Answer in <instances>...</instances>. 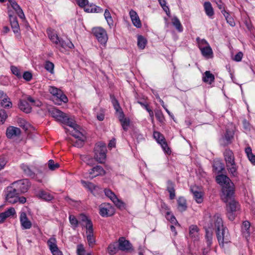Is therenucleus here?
<instances>
[{
  "mask_svg": "<svg viewBox=\"0 0 255 255\" xmlns=\"http://www.w3.org/2000/svg\"><path fill=\"white\" fill-rule=\"evenodd\" d=\"M212 221L214 222V227L216 229V233L219 244L223 247L224 244L230 242L228 230L224 226L223 219L220 214L218 213L215 214Z\"/></svg>",
  "mask_w": 255,
  "mask_h": 255,
  "instance_id": "nucleus-1",
  "label": "nucleus"
},
{
  "mask_svg": "<svg viewBox=\"0 0 255 255\" xmlns=\"http://www.w3.org/2000/svg\"><path fill=\"white\" fill-rule=\"evenodd\" d=\"M218 183L222 186L221 198L223 201H227L232 195L234 194V185L231 179L226 175L221 174L216 176Z\"/></svg>",
  "mask_w": 255,
  "mask_h": 255,
  "instance_id": "nucleus-2",
  "label": "nucleus"
},
{
  "mask_svg": "<svg viewBox=\"0 0 255 255\" xmlns=\"http://www.w3.org/2000/svg\"><path fill=\"white\" fill-rule=\"evenodd\" d=\"M106 144L103 142L97 143L94 148V158L100 163H103L106 158Z\"/></svg>",
  "mask_w": 255,
  "mask_h": 255,
  "instance_id": "nucleus-3",
  "label": "nucleus"
},
{
  "mask_svg": "<svg viewBox=\"0 0 255 255\" xmlns=\"http://www.w3.org/2000/svg\"><path fill=\"white\" fill-rule=\"evenodd\" d=\"M234 195H232L227 201H223L227 203L228 217L230 220L233 221L235 218V212L240 209V205L234 199Z\"/></svg>",
  "mask_w": 255,
  "mask_h": 255,
  "instance_id": "nucleus-4",
  "label": "nucleus"
},
{
  "mask_svg": "<svg viewBox=\"0 0 255 255\" xmlns=\"http://www.w3.org/2000/svg\"><path fill=\"white\" fill-rule=\"evenodd\" d=\"M4 194L7 202L11 204L18 202V195L19 194L12 184L10 186L7 187L4 191Z\"/></svg>",
  "mask_w": 255,
  "mask_h": 255,
  "instance_id": "nucleus-5",
  "label": "nucleus"
},
{
  "mask_svg": "<svg viewBox=\"0 0 255 255\" xmlns=\"http://www.w3.org/2000/svg\"><path fill=\"white\" fill-rule=\"evenodd\" d=\"M92 33L100 43H106L108 37L107 32L104 28L100 27H94L92 29Z\"/></svg>",
  "mask_w": 255,
  "mask_h": 255,
  "instance_id": "nucleus-6",
  "label": "nucleus"
},
{
  "mask_svg": "<svg viewBox=\"0 0 255 255\" xmlns=\"http://www.w3.org/2000/svg\"><path fill=\"white\" fill-rule=\"evenodd\" d=\"M99 208V214L103 217H110L115 213V209L110 203H103Z\"/></svg>",
  "mask_w": 255,
  "mask_h": 255,
  "instance_id": "nucleus-7",
  "label": "nucleus"
},
{
  "mask_svg": "<svg viewBox=\"0 0 255 255\" xmlns=\"http://www.w3.org/2000/svg\"><path fill=\"white\" fill-rule=\"evenodd\" d=\"M12 184L19 194L25 193L30 187L29 181L26 179L14 182Z\"/></svg>",
  "mask_w": 255,
  "mask_h": 255,
  "instance_id": "nucleus-8",
  "label": "nucleus"
},
{
  "mask_svg": "<svg viewBox=\"0 0 255 255\" xmlns=\"http://www.w3.org/2000/svg\"><path fill=\"white\" fill-rule=\"evenodd\" d=\"M9 18L11 28L15 35V37L17 39H20L21 37L20 33L19 32L20 28L16 17L9 14Z\"/></svg>",
  "mask_w": 255,
  "mask_h": 255,
  "instance_id": "nucleus-9",
  "label": "nucleus"
},
{
  "mask_svg": "<svg viewBox=\"0 0 255 255\" xmlns=\"http://www.w3.org/2000/svg\"><path fill=\"white\" fill-rule=\"evenodd\" d=\"M19 221L21 228L23 230H28L31 228L32 223L28 219L25 212H21L20 213Z\"/></svg>",
  "mask_w": 255,
  "mask_h": 255,
  "instance_id": "nucleus-10",
  "label": "nucleus"
},
{
  "mask_svg": "<svg viewBox=\"0 0 255 255\" xmlns=\"http://www.w3.org/2000/svg\"><path fill=\"white\" fill-rule=\"evenodd\" d=\"M104 192L105 195L109 198L116 206L121 208L123 206V203L117 198L115 194L111 190L105 189Z\"/></svg>",
  "mask_w": 255,
  "mask_h": 255,
  "instance_id": "nucleus-11",
  "label": "nucleus"
},
{
  "mask_svg": "<svg viewBox=\"0 0 255 255\" xmlns=\"http://www.w3.org/2000/svg\"><path fill=\"white\" fill-rule=\"evenodd\" d=\"M86 234L87 240L89 245L90 247H93L95 245L96 240L93 233V227L91 226V224L89 223L87 226Z\"/></svg>",
  "mask_w": 255,
  "mask_h": 255,
  "instance_id": "nucleus-12",
  "label": "nucleus"
},
{
  "mask_svg": "<svg viewBox=\"0 0 255 255\" xmlns=\"http://www.w3.org/2000/svg\"><path fill=\"white\" fill-rule=\"evenodd\" d=\"M105 173L106 172L102 166L97 165L91 169L87 177L92 179L97 176L105 175Z\"/></svg>",
  "mask_w": 255,
  "mask_h": 255,
  "instance_id": "nucleus-13",
  "label": "nucleus"
},
{
  "mask_svg": "<svg viewBox=\"0 0 255 255\" xmlns=\"http://www.w3.org/2000/svg\"><path fill=\"white\" fill-rule=\"evenodd\" d=\"M21 134V130L19 128L13 127H8L6 130V135L8 138H12L19 136Z\"/></svg>",
  "mask_w": 255,
  "mask_h": 255,
  "instance_id": "nucleus-14",
  "label": "nucleus"
},
{
  "mask_svg": "<svg viewBox=\"0 0 255 255\" xmlns=\"http://www.w3.org/2000/svg\"><path fill=\"white\" fill-rule=\"evenodd\" d=\"M214 226V222L212 221L210 223H207V224L205 226L206 229L205 237L208 246H210L212 244L213 235L212 230Z\"/></svg>",
  "mask_w": 255,
  "mask_h": 255,
  "instance_id": "nucleus-15",
  "label": "nucleus"
},
{
  "mask_svg": "<svg viewBox=\"0 0 255 255\" xmlns=\"http://www.w3.org/2000/svg\"><path fill=\"white\" fill-rule=\"evenodd\" d=\"M49 112L53 118L61 123L63 121L66 115L65 113L56 108H52L49 110Z\"/></svg>",
  "mask_w": 255,
  "mask_h": 255,
  "instance_id": "nucleus-16",
  "label": "nucleus"
},
{
  "mask_svg": "<svg viewBox=\"0 0 255 255\" xmlns=\"http://www.w3.org/2000/svg\"><path fill=\"white\" fill-rule=\"evenodd\" d=\"M47 33L49 38L53 43L56 45L59 44L61 39H60L55 30L49 28L47 29Z\"/></svg>",
  "mask_w": 255,
  "mask_h": 255,
  "instance_id": "nucleus-17",
  "label": "nucleus"
},
{
  "mask_svg": "<svg viewBox=\"0 0 255 255\" xmlns=\"http://www.w3.org/2000/svg\"><path fill=\"white\" fill-rule=\"evenodd\" d=\"M11 6L15 11L20 18L25 19V15L22 9L14 0H8Z\"/></svg>",
  "mask_w": 255,
  "mask_h": 255,
  "instance_id": "nucleus-18",
  "label": "nucleus"
},
{
  "mask_svg": "<svg viewBox=\"0 0 255 255\" xmlns=\"http://www.w3.org/2000/svg\"><path fill=\"white\" fill-rule=\"evenodd\" d=\"M131 248V245L129 242L126 240L124 238L122 237L119 239V249L123 251H128Z\"/></svg>",
  "mask_w": 255,
  "mask_h": 255,
  "instance_id": "nucleus-19",
  "label": "nucleus"
},
{
  "mask_svg": "<svg viewBox=\"0 0 255 255\" xmlns=\"http://www.w3.org/2000/svg\"><path fill=\"white\" fill-rule=\"evenodd\" d=\"M129 14L133 25L137 28L141 27V23L137 13L134 10L131 9L130 10Z\"/></svg>",
  "mask_w": 255,
  "mask_h": 255,
  "instance_id": "nucleus-20",
  "label": "nucleus"
},
{
  "mask_svg": "<svg viewBox=\"0 0 255 255\" xmlns=\"http://www.w3.org/2000/svg\"><path fill=\"white\" fill-rule=\"evenodd\" d=\"M227 169L232 177H237L238 175V166L235 162L226 164Z\"/></svg>",
  "mask_w": 255,
  "mask_h": 255,
  "instance_id": "nucleus-21",
  "label": "nucleus"
},
{
  "mask_svg": "<svg viewBox=\"0 0 255 255\" xmlns=\"http://www.w3.org/2000/svg\"><path fill=\"white\" fill-rule=\"evenodd\" d=\"M223 154L226 164L235 162L234 154L231 150L226 149L224 152Z\"/></svg>",
  "mask_w": 255,
  "mask_h": 255,
  "instance_id": "nucleus-22",
  "label": "nucleus"
},
{
  "mask_svg": "<svg viewBox=\"0 0 255 255\" xmlns=\"http://www.w3.org/2000/svg\"><path fill=\"white\" fill-rule=\"evenodd\" d=\"M190 237L194 241L199 238V229L196 225H191L189 227Z\"/></svg>",
  "mask_w": 255,
  "mask_h": 255,
  "instance_id": "nucleus-23",
  "label": "nucleus"
},
{
  "mask_svg": "<svg viewBox=\"0 0 255 255\" xmlns=\"http://www.w3.org/2000/svg\"><path fill=\"white\" fill-rule=\"evenodd\" d=\"M20 167L24 173L26 175L31 177H33L34 176L35 173L34 172V167L30 166L24 163L22 164Z\"/></svg>",
  "mask_w": 255,
  "mask_h": 255,
  "instance_id": "nucleus-24",
  "label": "nucleus"
},
{
  "mask_svg": "<svg viewBox=\"0 0 255 255\" xmlns=\"http://www.w3.org/2000/svg\"><path fill=\"white\" fill-rule=\"evenodd\" d=\"M251 224L248 221L243 222L242 226V232L244 236L246 238H248L250 236L251 233Z\"/></svg>",
  "mask_w": 255,
  "mask_h": 255,
  "instance_id": "nucleus-25",
  "label": "nucleus"
},
{
  "mask_svg": "<svg viewBox=\"0 0 255 255\" xmlns=\"http://www.w3.org/2000/svg\"><path fill=\"white\" fill-rule=\"evenodd\" d=\"M202 55L207 59L212 58L213 57V50L210 45L205 46L200 49Z\"/></svg>",
  "mask_w": 255,
  "mask_h": 255,
  "instance_id": "nucleus-26",
  "label": "nucleus"
},
{
  "mask_svg": "<svg viewBox=\"0 0 255 255\" xmlns=\"http://www.w3.org/2000/svg\"><path fill=\"white\" fill-rule=\"evenodd\" d=\"M53 96L54 97V101L56 104L60 105L61 104L62 102L66 103L68 102L67 97L63 94L62 91L61 93L59 95H54Z\"/></svg>",
  "mask_w": 255,
  "mask_h": 255,
  "instance_id": "nucleus-27",
  "label": "nucleus"
},
{
  "mask_svg": "<svg viewBox=\"0 0 255 255\" xmlns=\"http://www.w3.org/2000/svg\"><path fill=\"white\" fill-rule=\"evenodd\" d=\"M18 106L19 109L25 113H30L31 111V108L26 100H20Z\"/></svg>",
  "mask_w": 255,
  "mask_h": 255,
  "instance_id": "nucleus-28",
  "label": "nucleus"
},
{
  "mask_svg": "<svg viewBox=\"0 0 255 255\" xmlns=\"http://www.w3.org/2000/svg\"><path fill=\"white\" fill-rule=\"evenodd\" d=\"M187 208L186 200L182 197H179L177 200V209L180 212L185 211Z\"/></svg>",
  "mask_w": 255,
  "mask_h": 255,
  "instance_id": "nucleus-29",
  "label": "nucleus"
},
{
  "mask_svg": "<svg viewBox=\"0 0 255 255\" xmlns=\"http://www.w3.org/2000/svg\"><path fill=\"white\" fill-rule=\"evenodd\" d=\"M202 80L205 83L211 84L214 81L215 77L210 71H206L203 74Z\"/></svg>",
  "mask_w": 255,
  "mask_h": 255,
  "instance_id": "nucleus-30",
  "label": "nucleus"
},
{
  "mask_svg": "<svg viewBox=\"0 0 255 255\" xmlns=\"http://www.w3.org/2000/svg\"><path fill=\"white\" fill-rule=\"evenodd\" d=\"M167 190L169 193V197L171 200L174 199L175 197L174 184L170 180L167 182Z\"/></svg>",
  "mask_w": 255,
  "mask_h": 255,
  "instance_id": "nucleus-31",
  "label": "nucleus"
},
{
  "mask_svg": "<svg viewBox=\"0 0 255 255\" xmlns=\"http://www.w3.org/2000/svg\"><path fill=\"white\" fill-rule=\"evenodd\" d=\"M204 8L206 14L209 17H212L214 15V12L213 8L212 6L211 3L209 1H206L204 2Z\"/></svg>",
  "mask_w": 255,
  "mask_h": 255,
  "instance_id": "nucleus-32",
  "label": "nucleus"
},
{
  "mask_svg": "<svg viewBox=\"0 0 255 255\" xmlns=\"http://www.w3.org/2000/svg\"><path fill=\"white\" fill-rule=\"evenodd\" d=\"M119 120L124 130H128L129 125V121L128 119L125 118L123 112H122L121 115H120Z\"/></svg>",
  "mask_w": 255,
  "mask_h": 255,
  "instance_id": "nucleus-33",
  "label": "nucleus"
},
{
  "mask_svg": "<svg viewBox=\"0 0 255 255\" xmlns=\"http://www.w3.org/2000/svg\"><path fill=\"white\" fill-rule=\"evenodd\" d=\"M37 196L39 197V198L47 201H51L54 198L52 195L43 190L39 191Z\"/></svg>",
  "mask_w": 255,
  "mask_h": 255,
  "instance_id": "nucleus-34",
  "label": "nucleus"
},
{
  "mask_svg": "<svg viewBox=\"0 0 255 255\" xmlns=\"http://www.w3.org/2000/svg\"><path fill=\"white\" fill-rule=\"evenodd\" d=\"M79 129L80 127L78 126V127H75L70 131V134L76 139L85 137L83 133L79 130Z\"/></svg>",
  "mask_w": 255,
  "mask_h": 255,
  "instance_id": "nucleus-35",
  "label": "nucleus"
},
{
  "mask_svg": "<svg viewBox=\"0 0 255 255\" xmlns=\"http://www.w3.org/2000/svg\"><path fill=\"white\" fill-rule=\"evenodd\" d=\"M85 10L88 12L101 13L102 12L103 9L100 6L95 4H90V5H88Z\"/></svg>",
  "mask_w": 255,
  "mask_h": 255,
  "instance_id": "nucleus-36",
  "label": "nucleus"
},
{
  "mask_svg": "<svg viewBox=\"0 0 255 255\" xmlns=\"http://www.w3.org/2000/svg\"><path fill=\"white\" fill-rule=\"evenodd\" d=\"M191 191L192 192L194 198L198 203H201L203 202V194L201 192L195 190L194 188H191Z\"/></svg>",
  "mask_w": 255,
  "mask_h": 255,
  "instance_id": "nucleus-37",
  "label": "nucleus"
},
{
  "mask_svg": "<svg viewBox=\"0 0 255 255\" xmlns=\"http://www.w3.org/2000/svg\"><path fill=\"white\" fill-rule=\"evenodd\" d=\"M245 152L248 156L249 160L254 165H255V155L252 153V149L248 146L245 148Z\"/></svg>",
  "mask_w": 255,
  "mask_h": 255,
  "instance_id": "nucleus-38",
  "label": "nucleus"
},
{
  "mask_svg": "<svg viewBox=\"0 0 255 255\" xmlns=\"http://www.w3.org/2000/svg\"><path fill=\"white\" fill-rule=\"evenodd\" d=\"M61 123L69 126L72 128V129L75 127H78V126L75 123V122L73 120L68 118L67 115H66L63 121H62Z\"/></svg>",
  "mask_w": 255,
  "mask_h": 255,
  "instance_id": "nucleus-39",
  "label": "nucleus"
},
{
  "mask_svg": "<svg viewBox=\"0 0 255 255\" xmlns=\"http://www.w3.org/2000/svg\"><path fill=\"white\" fill-rule=\"evenodd\" d=\"M59 44L62 48L64 49H72L74 48L73 44L69 40H63L61 39Z\"/></svg>",
  "mask_w": 255,
  "mask_h": 255,
  "instance_id": "nucleus-40",
  "label": "nucleus"
},
{
  "mask_svg": "<svg viewBox=\"0 0 255 255\" xmlns=\"http://www.w3.org/2000/svg\"><path fill=\"white\" fill-rule=\"evenodd\" d=\"M222 14L225 16L227 23H228L230 26L232 27L235 26V21L234 19L232 18V17L230 16L229 12H227L226 10H224L222 11Z\"/></svg>",
  "mask_w": 255,
  "mask_h": 255,
  "instance_id": "nucleus-41",
  "label": "nucleus"
},
{
  "mask_svg": "<svg viewBox=\"0 0 255 255\" xmlns=\"http://www.w3.org/2000/svg\"><path fill=\"white\" fill-rule=\"evenodd\" d=\"M172 23L179 32H182L183 31L182 26L180 20L177 17H174L172 19Z\"/></svg>",
  "mask_w": 255,
  "mask_h": 255,
  "instance_id": "nucleus-42",
  "label": "nucleus"
},
{
  "mask_svg": "<svg viewBox=\"0 0 255 255\" xmlns=\"http://www.w3.org/2000/svg\"><path fill=\"white\" fill-rule=\"evenodd\" d=\"M1 106L5 108H10L12 107V103L10 99L5 94V97L1 102Z\"/></svg>",
  "mask_w": 255,
  "mask_h": 255,
  "instance_id": "nucleus-43",
  "label": "nucleus"
},
{
  "mask_svg": "<svg viewBox=\"0 0 255 255\" xmlns=\"http://www.w3.org/2000/svg\"><path fill=\"white\" fill-rule=\"evenodd\" d=\"M153 135L154 138L159 144L165 140L163 135L158 131H154Z\"/></svg>",
  "mask_w": 255,
  "mask_h": 255,
  "instance_id": "nucleus-44",
  "label": "nucleus"
},
{
  "mask_svg": "<svg viewBox=\"0 0 255 255\" xmlns=\"http://www.w3.org/2000/svg\"><path fill=\"white\" fill-rule=\"evenodd\" d=\"M104 16L110 27H111V26H113L114 22L112 17L111 16L110 11L107 9H106L105 11Z\"/></svg>",
  "mask_w": 255,
  "mask_h": 255,
  "instance_id": "nucleus-45",
  "label": "nucleus"
},
{
  "mask_svg": "<svg viewBox=\"0 0 255 255\" xmlns=\"http://www.w3.org/2000/svg\"><path fill=\"white\" fill-rule=\"evenodd\" d=\"M214 169L218 172H221L224 170V165L220 161H216L213 165Z\"/></svg>",
  "mask_w": 255,
  "mask_h": 255,
  "instance_id": "nucleus-46",
  "label": "nucleus"
},
{
  "mask_svg": "<svg viewBox=\"0 0 255 255\" xmlns=\"http://www.w3.org/2000/svg\"><path fill=\"white\" fill-rule=\"evenodd\" d=\"M146 40L142 36H138L137 38V45L141 49L145 48L146 44Z\"/></svg>",
  "mask_w": 255,
  "mask_h": 255,
  "instance_id": "nucleus-47",
  "label": "nucleus"
},
{
  "mask_svg": "<svg viewBox=\"0 0 255 255\" xmlns=\"http://www.w3.org/2000/svg\"><path fill=\"white\" fill-rule=\"evenodd\" d=\"M69 220L70 223L73 229H75L78 227L79 222L75 216L70 215L69 216Z\"/></svg>",
  "mask_w": 255,
  "mask_h": 255,
  "instance_id": "nucleus-48",
  "label": "nucleus"
},
{
  "mask_svg": "<svg viewBox=\"0 0 255 255\" xmlns=\"http://www.w3.org/2000/svg\"><path fill=\"white\" fill-rule=\"evenodd\" d=\"M233 136H234V133L232 131L227 129L226 130V133L225 135V138L227 141V142H226L227 144H230L231 143L232 139H233Z\"/></svg>",
  "mask_w": 255,
  "mask_h": 255,
  "instance_id": "nucleus-49",
  "label": "nucleus"
},
{
  "mask_svg": "<svg viewBox=\"0 0 255 255\" xmlns=\"http://www.w3.org/2000/svg\"><path fill=\"white\" fill-rule=\"evenodd\" d=\"M196 41L198 47L200 49H202L203 47H205V46L209 45V44L205 39H200L199 37H198L196 38Z\"/></svg>",
  "mask_w": 255,
  "mask_h": 255,
  "instance_id": "nucleus-50",
  "label": "nucleus"
},
{
  "mask_svg": "<svg viewBox=\"0 0 255 255\" xmlns=\"http://www.w3.org/2000/svg\"><path fill=\"white\" fill-rule=\"evenodd\" d=\"M44 68L47 71L49 72L50 73L52 74L54 73V65L52 62H50L49 61H46L44 65Z\"/></svg>",
  "mask_w": 255,
  "mask_h": 255,
  "instance_id": "nucleus-51",
  "label": "nucleus"
},
{
  "mask_svg": "<svg viewBox=\"0 0 255 255\" xmlns=\"http://www.w3.org/2000/svg\"><path fill=\"white\" fill-rule=\"evenodd\" d=\"M10 69L12 74L15 75L17 78H20L21 77L20 71L17 67L11 66Z\"/></svg>",
  "mask_w": 255,
  "mask_h": 255,
  "instance_id": "nucleus-52",
  "label": "nucleus"
},
{
  "mask_svg": "<svg viewBox=\"0 0 255 255\" xmlns=\"http://www.w3.org/2000/svg\"><path fill=\"white\" fill-rule=\"evenodd\" d=\"M165 217L166 219L169 221L171 223H174L177 222L176 219L174 215L171 214L169 211H167L165 213Z\"/></svg>",
  "mask_w": 255,
  "mask_h": 255,
  "instance_id": "nucleus-53",
  "label": "nucleus"
},
{
  "mask_svg": "<svg viewBox=\"0 0 255 255\" xmlns=\"http://www.w3.org/2000/svg\"><path fill=\"white\" fill-rule=\"evenodd\" d=\"M159 144L161 145L162 148L165 153L168 154H170L171 153V151L170 148L168 146L167 143L165 140L159 143Z\"/></svg>",
  "mask_w": 255,
  "mask_h": 255,
  "instance_id": "nucleus-54",
  "label": "nucleus"
},
{
  "mask_svg": "<svg viewBox=\"0 0 255 255\" xmlns=\"http://www.w3.org/2000/svg\"><path fill=\"white\" fill-rule=\"evenodd\" d=\"M85 139V137L84 138H78L76 139L75 141H73L74 144L73 145L76 146L77 147H81L84 144V142Z\"/></svg>",
  "mask_w": 255,
  "mask_h": 255,
  "instance_id": "nucleus-55",
  "label": "nucleus"
},
{
  "mask_svg": "<svg viewBox=\"0 0 255 255\" xmlns=\"http://www.w3.org/2000/svg\"><path fill=\"white\" fill-rule=\"evenodd\" d=\"M48 91L53 96L54 95H59L60 93H61V90L60 89H58L54 86H49Z\"/></svg>",
  "mask_w": 255,
  "mask_h": 255,
  "instance_id": "nucleus-56",
  "label": "nucleus"
},
{
  "mask_svg": "<svg viewBox=\"0 0 255 255\" xmlns=\"http://www.w3.org/2000/svg\"><path fill=\"white\" fill-rule=\"evenodd\" d=\"M108 250L110 254H115L118 250L117 244L110 245L108 247Z\"/></svg>",
  "mask_w": 255,
  "mask_h": 255,
  "instance_id": "nucleus-57",
  "label": "nucleus"
},
{
  "mask_svg": "<svg viewBox=\"0 0 255 255\" xmlns=\"http://www.w3.org/2000/svg\"><path fill=\"white\" fill-rule=\"evenodd\" d=\"M6 218L10 216H13L15 214V210L14 208L11 207L8 208L7 210L3 212Z\"/></svg>",
  "mask_w": 255,
  "mask_h": 255,
  "instance_id": "nucleus-58",
  "label": "nucleus"
},
{
  "mask_svg": "<svg viewBox=\"0 0 255 255\" xmlns=\"http://www.w3.org/2000/svg\"><path fill=\"white\" fill-rule=\"evenodd\" d=\"M59 167V164L55 163L54 161L50 159L48 161V167L51 170H54Z\"/></svg>",
  "mask_w": 255,
  "mask_h": 255,
  "instance_id": "nucleus-59",
  "label": "nucleus"
},
{
  "mask_svg": "<svg viewBox=\"0 0 255 255\" xmlns=\"http://www.w3.org/2000/svg\"><path fill=\"white\" fill-rule=\"evenodd\" d=\"M80 218H80L82 222H85L86 224H85V227L86 229H87V226L89 223H90L91 224V226L93 227L91 220L89 219L86 216H85V215H83V214H81Z\"/></svg>",
  "mask_w": 255,
  "mask_h": 255,
  "instance_id": "nucleus-60",
  "label": "nucleus"
},
{
  "mask_svg": "<svg viewBox=\"0 0 255 255\" xmlns=\"http://www.w3.org/2000/svg\"><path fill=\"white\" fill-rule=\"evenodd\" d=\"M7 117L6 112L4 110H0V123L3 124Z\"/></svg>",
  "mask_w": 255,
  "mask_h": 255,
  "instance_id": "nucleus-61",
  "label": "nucleus"
},
{
  "mask_svg": "<svg viewBox=\"0 0 255 255\" xmlns=\"http://www.w3.org/2000/svg\"><path fill=\"white\" fill-rule=\"evenodd\" d=\"M155 116L157 120L160 123H163L164 121V116L161 111H158L155 112Z\"/></svg>",
  "mask_w": 255,
  "mask_h": 255,
  "instance_id": "nucleus-62",
  "label": "nucleus"
},
{
  "mask_svg": "<svg viewBox=\"0 0 255 255\" xmlns=\"http://www.w3.org/2000/svg\"><path fill=\"white\" fill-rule=\"evenodd\" d=\"M56 243L57 242L55 238H50L47 241V245L49 247V248L51 249V248L55 247V246H57Z\"/></svg>",
  "mask_w": 255,
  "mask_h": 255,
  "instance_id": "nucleus-63",
  "label": "nucleus"
},
{
  "mask_svg": "<svg viewBox=\"0 0 255 255\" xmlns=\"http://www.w3.org/2000/svg\"><path fill=\"white\" fill-rule=\"evenodd\" d=\"M23 79L27 81H29L32 79V74L28 71L24 72L23 76H22Z\"/></svg>",
  "mask_w": 255,
  "mask_h": 255,
  "instance_id": "nucleus-64",
  "label": "nucleus"
}]
</instances>
